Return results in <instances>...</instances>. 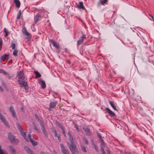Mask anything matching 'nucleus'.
I'll list each match as a JSON object with an SVG mask.
<instances>
[{
	"instance_id": "14",
	"label": "nucleus",
	"mask_w": 154,
	"mask_h": 154,
	"mask_svg": "<svg viewBox=\"0 0 154 154\" xmlns=\"http://www.w3.org/2000/svg\"><path fill=\"white\" fill-rule=\"evenodd\" d=\"M116 27L117 28L119 27L123 28V25L122 22L120 20L117 21L116 24Z\"/></svg>"
},
{
	"instance_id": "53",
	"label": "nucleus",
	"mask_w": 154,
	"mask_h": 154,
	"mask_svg": "<svg viewBox=\"0 0 154 154\" xmlns=\"http://www.w3.org/2000/svg\"><path fill=\"white\" fill-rule=\"evenodd\" d=\"M6 59H8L10 58L9 55H7L6 54Z\"/></svg>"
},
{
	"instance_id": "18",
	"label": "nucleus",
	"mask_w": 154,
	"mask_h": 154,
	"mask_svg": "<svg viewBox=\"0 0 154 154\" xmlns=\"http://www.w3.org/2000/svg\"><path fill=\"white\" fill-rule=\"evenodd\" d=\"M24 138L27 142L29 141H31L32 139L31 137V135H23Z\"/></svg>"
},
{
	"instance_id": "45",
	"label": "nucleus",
	"mask_w": 154,
	"mask_h": 154,
	"mask_svg": "<svg viewBox=\"0 0 154 154\" xmlns=\"http://www.w3.org/2000/svg\"><path fill=\"white\" fill-rule=\"evenodd\" d=\"M2 85L5 88H6V85L5 83L3 81H2Z\"/></svg>"
},
{
	"instance_id": "62",
	"label": "nucleus",
	"mask_w": 154,
	"mask_h": 154,
	"mask_svg": "<svg viewBox=\"0 0 154 154\" xmlns=\"http://www.w3.org/2000/svg\"><path fill=\"white\" fill-rule=\"evenodd\" d=\"M97 135H100V134L98 132L97 133Z\"/></svg>"
},
{
	"instance_id": "22",
	"label": "nucleus",
	"mask_w": 154,
	"mask_h": 154,
	"mask_svg": "<svg viewBox=\"0 0 154 154\" xmlns=\"http://www.w3.org/2000/svg\"><path fill=\"white\" fill-rule=\"evenodd\" d=\"M109 103L112 107L115 110L118 111V110L116 109V106L114 104V102L113 101H109Z\"/></svg>"
},
{
	"instance_id": "31",
	"label": "nucleus",
	"mask_w": 154,
	"mask_h": 154,
	"mask_svg": "<svg viewBox=\"0 0 154 154\" xmlns=\"http://www.w3.org/2000/svg\"><path fill=\"white\" fill-rule=\"evenodd\" d=\"M81 147L82 150L83 151L85 152H87V150L86 149V148L85 146H84L83 145H82L81 146Z\"/></svg>"
},
{
	"instance_id": "3",
	"label": "nucleus",
	"mask_w": 154,
	"mask_h": 154,
	"mask_svg": "<svg viewBox=\"0 0 154 154\" xmlns=\"http://www.w3.org/2000/svg\"><path fill=\"white\" fill-rule=\"evenodd\" d=\"M17 77H18V80H24L25 77L24 76V74L22 71H20L19 72H17Z\"/></svg>"
},
{
	"instance_id": "57",
	"label": "nucleus",
	"mask_w": 154,
	"mask_h": 154,
	"mask_svg": "<svg viewBox=\"0 0 154 154\" xmlns=\"http://www.w3.org/2000/svg\"><path fill=\"white\" fill-rule=\"evenodd\" d=\"M67 62H68V63L69 64H70L71 63V62H70V60H67Z\"/></svg>"
},
{
	"instance_id": "63",
	"label": "nucleus",
	"mask_w": 154,
	"mask_h": 154,
	"mask_svg": "<svg viewBox=\"0 0 154 154\" xmlns=\"http://www.w3.org/2000/svg\"><path fill=\"white\" fill-rule=\"evenodd\" d=\"M68 135H71L69 132L68 133Z\"/></svg>"
},
{
	"instance_id": "42",
	"label": "nucleus",
	"mask_w": 154,
	"mask_h": 154,
	"mask_svg": "<svg viewBox=\"0 0 154 154\" xmlns=\"http://www.w3.org/2000/svg\"><path fill=\"white\" fill-rule=\"evenodd\" d=\"M9 109L11 112L15 111L14 108V107L12 106H11V107Z\"/></svg>"
},
{
	"instance_id": "38",
	"label": "nucleus",
	"mask_w": 154,
	"mask_h": 154,
	"mask_svg": "<svg viewBox=\"0 0 154 154\" xmlns=\"http://www.w3.org/2000/svg\"><path fill=\"white\" fill-rule=\"evenodd\" d=\"M51 131L54 133V135H58L57 133V132L56 129L54 128H52Z\"/></svg>"
},
{
	"instance_id": "43",
	"label": "nucleus",
	"mask_w": 154,
	"mask_h": 154,
	"mask_svg": "<svg viewBox=\"0 0 154 154\" xmlns=\"http://www.w3.org/2000/svg\"><path fill=\"white\" fill-rule=\"evenodd\" d=\"M98 137L99 138V140L100 142L103 141L101 135H98Z\"/></svg>"
},
{
	"instance_id": "7",
	"label": "nucleus",
	"mask_w": 154,
	"mask_h": 154,
	"mask_svg": "<svg viewBox=\"0 0 154 154\" xmlns=\"http://www.w3.org/2000/svg\"><path fill=\"white\" fill-rule=\"evenodd\" d=\"M75 7L78 8L79 9H82L83 10H86L85 8L83 5V2H80L79 3V4H77L75 3Z\"/></svg>"
},
{
	"instance_id": "29",
	"label": "nucleus",
	"mask_w": 154,
	"mask_h": 154,
	"mask_svg": "<svg viewBox=\"0 0 154 154\" xmlns=\"http://www.w3.org/2000/svg\"><path fill=\"white\" fill-rule=\"evenodd\" d=\"M4 32L5 33V37L8 36V34L10 33V32H8L7 29L5 28H4Z\"/></svg>"
},
{
	"instance_id": "13",
	"label": "nucleus",
	"mask_w": 154,
	"mask_h": 154,
	"mask_svg": "<svg viewBox=\"0 0 154 154\" xmlns=\"http://www.w3.org/2000/svg\"><path fill=\"white\" fill-rule=\"evenodd\" d=\"M39 81L38 83L41 85L42 88L43 89L45 88L46 87V85L45 81L41 79Z\"/></svg>"
},
{
	"instance_id": "37",
	"label": "nucleus",
	"mask_w": 154,
	"mask_h": 154,
	"mask_svg": "<svg viewBox=\"0 0 154 154\" xmlns=\"http://www.w3.org/2000/svg\"><path fill=\"white\" fill-rule=\"evenodd\" d=\"M55 123L56 125L59 127H60L62 125H61V124L58 122L57 120H56L55 121Z\"/></svg>"
},
{
	"instance_id": "8",
	"label": "nucleus",
	"mask_w": 154,
	"mask_h": 154,
	"mask_svg": "<svg viewBox=\"0 0 154 154\" xmlns=\"http://www.w3.org/2000/svg\"><path fill=\"white\" fill-rule=\"evenodd\" d=\"M17 127L21 135H26V132L23 131V129L20 124L18 123L17 125Z\"/></svg>"
},
{
	"instance_id": "41",
	"label": "nucleus",
	"mask_w": 154,
	"mask_h": 154,
	"mask_svg": "<svg viewBox=\"0 0 154 154\" xmlns=\"http://www.w3.org/2000/svg\"><path fill=\"white\" fill-rule=\"evenodd\" d=\"M11 46L12 49H14L15 48V44L14 43H11Z\"/></svg>"
},
{
	"instance_id": "60",
	"label": "nucleus",
	"mask_w": 154,
	"mask_h": 154,
	"mask_svg": "<svg viewBox=\"0 0 154 154\" xmlns=\"http://www.w3.org/2000/svg\"><path fill=\"white\" fill-rule=\"evenodd\" d=\"M2 46H0V51H1V50L2 49Z\"/></svg>"
},
{
	"instance_id": "23",
	"label": "nucleus",
	"mask_w": 154,
	"mask_h": 154,
	"mask_svg": "<svg viewBox=\"0 0 154 154\" xmlns=\"http://www.w3.org/2000/svg\"><path fill=\"white\" fill-rule=\"evenodd\" d=\"M34 72L35 75V79L39 78L41 76V75L38 71H35Z\"/></svg>"
},
{
	"instance_id": "30",
	"label": "nucleus",
	"mask_w": 154,
	"mask_h": 154,
	"mask_svg": "<svg viewBox=\"0 0 154 154\" xmlns=\"http://www.w3.org/2000/svg\"><path fill=\"white\" fill-rule=\"evenodd\" d=\"M0 73H3L5 76L6 75H8V73L6 72L5 71L2 69H0Z\"/></svg>"
},
{
	"instance_id": "48",
	"label": "nucleus",
	"mask_w": 154,
	"mask_h": 154,
	"mask_svg": "<svg viewBox=\"0 0 154 154\" xmlns=\"http://www.w3.org/2000/svg\"><path fill=\"white\" fill-rule=\"evenodd\" d=\"M0 46H2V40L1 38L0 37Z\"/></svg>"
},
{
	"instance_id": "47",
	"label": "nucleus",
	"mask_w": 154,
	"mask_h": 154,
	"mask_svg": "<svg viewBox=\"0 0 154 154\" xmlns=\"http://www.w3.org/2000/svg\"><path fill=\"white\" fill-rule=\"evenodd\" d=\"M34 129L36 131L38 132V128H37V127L35 125H34Z\"/></svg>"
},
{
	"instance_id": "56",
	"label": "nucleus",
	"mask_w": 154,
	"mask_h": 154,
	"mask_svg": "<svg viewBox=\"0 0 154 154\" xmlns=\"http://www.w3.org/2000/svg\"><path fill=\"white\" fill-rule=\"evenodd\" d=\"M21 110H22V111L23 112H24V109L23 108V107H22L21 109Z\"/></svg>"
},
{
	"instance_id": "2",
	"label": "nucleus",
	"mask_w": 154,
	"mask_h": 154,
	"mask_svg": "<svg viewBox=\"0 0 154 154\" xmlns=\"http://www.w3.org/2000/svg\"><path fill=\"white\" fill-rule=\"evenodd\" d=\"M18 82L19 84L21 85V87H23L25 89L26 91L27 92L29 91V86L27 84V82L25 81V80H18Z\"/></svg>"
},
{
	"instance_id": "59",
	"label": "nucleus",
	"mask_w": 154,
	"mask_h": 154,
	"mask_svg": "<svg viewBox=\"0 0 154 154\" xmlns=\"http://www.w3.org/2000/svg\"><path fill=\"white\" fill-rule=\"evenodd\" d=\"M41 154H46L43 152H41Z\"/></svg>"
},
{
	"instance_id": "16",
	"label": "nucleus",
	"mask_w": 154,
	"mask_h": 154,
	"mask_svg": "<svg viewBox=\"0 0 154 154\" xmlns=\"http://www.w3.org/2000/svg\"><path fill=\"white\" fill-rule=\"evenodd\" d=\"M40 17V15L39 13H38L36 15L35 17V20L34 22V24H36L37 22L40 20L41 19H39V18Z\"/></svg>"
},
{
	"instance_id": "21",
	"label": "nucleus",
	"mask_w": 154,
	"mask_h": 154,
	"mask_svg": "<svg viewBox=\"0 0 154 154\" xmlns=\"http://www.w3.org/2000/svg\"><path fill=\"white\" fill-rule=\"evenodd\" d=\"M108 0H100V2L98 3V5L99 6L101 4L104 5L105 4H107Z\"/></svg>"
},
{
	"instance_id": "25",
	"label": "nucleus",
	"mask_w": 154,
	"mask_h": 154,
	"mask_svg": "<svg viewBox=\"0 0 154 154\" xmlns=\"http://www.w3.org/2000/svg\"><path fill=\"white\" fill-rule=\"evenodd\" d=\"M92 143L93 147L96 150V151L97 152H98L99 151H98V147L94 143L93 140H92Z\"/></svg>"
},
{
	"instance_id": "34",
	"label": "nucleus",
	"mask_w": 154,
	"mask_h": 154,
	"mask_svg": "<svg viewBox=\"0 0 154 154\" xmlns=\"http://www.w3.org/2000/svg\"><path fill=\"white\" fill-rule=\"evenodd\" d=\"M6 54H4L1 57V59L2 61H5L6 60Z\"/></svg>"
},
{
	"instance_id": "19",
	"label": "nucleus",
	"mask_w": 154,
	"mask_h": 154,
	"mask_svg": "<svg viewBox=\"0 0 154 154\" xmlns=\"http://www.w3.org/2000/svg\"><path fill=\"white\" fill-rule=\"evenodd\" d=\"M57 103V101H55L53 102H51L50 103V108H54L56 105Z\"/></svg>"
},
{
	"instance_id": "40",
	"label": "nucleus",
	"mask_w": 154,
	"mask_h": 154,
	"mask_svg": "<svg viewBox=\"0 0 154 154\" xmlns=\"http://www.w3.org/2000/svg\"><path fill=\"white\" fill-rule=\"evenodd\" d=\"M21 14V11L20 10L19 13H18L17 17V19H19L20 18V16Z\"/></svg>"
},
{
	"instance_id": "50",
	"label": "nucleus",
	"mask_w": 154,
	"mask_h": 154,
	"mask_svg": "<svg viewBox=\"0 0 154 154\" xmlns=\"http://www.w3.org/2000/svg\"><path fill=\"white\" fill-rule=\"evenodd\" d=\"M101 151L102 154H106L104 149H101Z\"/></svg>"
},
{
	"instance_id": "11",
	"label": "nucleus",
	"mask_w": 154,
	"mask_h": 154,
	"mask_svg": "<svg viewBox=\"0 0 154 154\" xmlns=\"http://www.w3.org/2000/svg\"><path fill=\"white\" fill-rule=\"evenodd\" d=\"M86 38L85 35H82L80 39L77 41V45L78 46L82 43L84 40Z\"/></svg>"
},
{
	"instance_id": "52",
	"label": "nucleus",
	"mask_w": 154,
	"mask_h": 154,
	"mask_svg": "<svg viewBox=\"0 0 154 154\" xmlns=\"http://www.w3.org/2000/svg\"><path fill=\"white\" fill-rule=\"evenodd\" d=\"M149 15L150 17H152V20H153L154 21V19H153V16H152V15H151V14H149Z\"/></svg>"
},
{
	"instance_id": "58",
	"label": "nucleus",
	"mask_w": 154,
	"mask_h": 154,
	"mask_svg": "<svg viewBox=\"0 0 154 154\" xmlns=\"http://www.w3.org/2000/svg\"><path fill=\"white\" fill-rule=\"evenodd\" d=\"M54 154H58L55 151H54Z\"/></svg>"
},
{
	"instance_id": "17",
	"label": "nucleus",
	"mask_w": 154,
	"mask_h": 154,
	"mask_svg": "<svg viewBox=\"0 0 154 154\" xmlns=\"http://www.w3.org/2000/svg\"><path fill=\"white\" fill-rule=\"evenodd\" d=\"M8 147L11 151L12 154H16L17 153L16 151L13 146H9Z\"/></svg>"
},
{
	"instance_id": "36",
	"label": "nucleus",
	"mask_w": 154,
	"mask_h": 154,
	"mask_svg": "<svg viewBox=\"0 0 154 154\" xmlns=\"http://www.w3.org/2000/svg\"><path fill=\"white\" fill-rule=\"evenodd\" d=\"M18 52V50H15L14 51L13 54V55L15 56H17L18 55H17Z\"/></svg>"
},
{
	"instance_id": "44",
	"label": "nucleus",
	"mask_w": 154,
	"mask_h": 154,
	"mask_svg": "<svg viewBox=\"0 0 154 154\" xmlns=\"http://www.w3.org/2000/svg\"><path fill=\"white\" fill-rule=\"evenodd\" d=\"M55 137H57L58 140L60 142H61V139L59 135H55Z\"/></svg>"
},
{
	"instance_id": "12",
	"label": "nucleus",
	"mask_w": 154,
	"mask_h": 154,
	"mask_svg": "<svg viewBox=\"0 0 154 154\" xmlns=\"http://www.w3.org/2000/svg\"><path fill=\"white\" fill-rule=\"evenodd\" d=\"M24 148L27 153H28L29 154H33L32 151L31 150L28 146H25L24 147Z\"/></svg>"
},
{
	"instance_id": "28",
	"label": "nucleus",
	"mask_w": 154,
	"mask_h": 154,
	"mask_svg": "<svg viewBox=\"0 0 154 154\" xmlns=\"http://www.w3.org/2000/svg\"><path fill=\"white\" fill-rule=\"evenodd\" d=\"M25 35H26V38L27 39H30L32 37V35L28 32H26Z\"/></svg>"
},
{
	"instance_id": "20",
	"label": "nucleus",
	"mask_w": 154,
	"mask_h": 154,
	"mask_svg": "<svg viewBox=\"0 0 154 154\" xmlns=\"http://www.w3.org/2000/svg\"><path fill=\"white\" fill-rule=\"evenodd\" d=\"M14 2L16 7L17 8H19L20 7V2L19 0H14Z\"/></svg>"
},
{
	"instance_id": "39",
	"label": "nucleus",
	"mask_w": 154,
	"mask_h": 154,
	"mask_svg": "<svg viewBox=\"0 0 154 154\" xmlns=\"http://www.w3.org/2000/svg\"><path fill=\"white\" fill-rule=\"evenodd\" d=\"M22 32L23 34H25L26 33V32H28L27 31L26 29V28L24 27V28H23L22 29Z\"/></svg>"
},
{
	"instance_id": "32",
	"label": "nucleus",
	"mask_w": 154,
	"mask_h": 154,
	"mask_svg": "<svg viewBox=\"0 0 154 154\" xmlns=\"http://www.w3.org/2000/svg\"><path fill=\"white\" fill-rule=\"evenodd\" d=\"M60 129H61V131L62 132V134L63 135H66V134H65V132L64 128H63V127L62 126V125L60 127Z\"/></svg>"
},
{
	"instance_id": "61",
	"label": "nucleus",
	"mask_w": 154,
	"mask_h": 154,
	"mask_svg": "<svg viewBox=\"0 0 154 154\" xmlns=\"http://www.w3.org/2000/svg\"><path fill=\"white\" fill-rule=\"evenodd\" d=\"M115 19H114V21H113V24H115Z\"/></svg>"
},
{
	"instance_id": "10",
	"label": "nucleus",
	"mask_w": 154,
	"mask_h": 154,
	"mask_svg": "<svg viewBox=\"0 0 154 154\" xmlns=\"http://www.w3.org/2000/svg\"><path fill=\"white\" fill-rule=\"evenodd\" d=\"M69 141L71 143V144L69 143V142H67V144L68 146H69V145H72L74 144H75V143L74 142L73 137L72 136V135H69Z\"/></svg>"
},
{
	"instance_id": "46",
	"label": "nucleus",
	"mask_w": 154,
	"mask_h": 154,
	"mask_svg": "<svg viewBox=\"0 0 154 154\" xmlns=\"http://www.w3.org/2000/svg\"><path fill=\"white\" fill-rule=\"evenodd\" d=\"M74 126H75V128L76 129L77 131H79V128H78V126L76 124H75Z\"/></svg>"
},
{
	"instance_id": "4",
	"label": "nucleus",
	"mask_w": 154,
	"mask_h": 154,
	"mask_svg": "<svg viewBox=\"0 0 154 154\" xmlns=\"http://www.w3.org/2000/svg\"><path fill=\"white\" fill-rule=\"evenodd\" d=\"M8 138L11 143H17L19 142L18 140L15 139L14 135H8Z\"/></svg>"
},
{
	"instance_id": "24",
	"label": "nucleus",
	"mask_w": 154,
	"mask_h": 154,
	"mask_svg": "<svg viewBox=\"0 0 154 154\" xmlns=\"http://www.w3.org/2000/svg\"><path fill=\"white\" fill-rule=\"evenodd\" d=\"M35 116L36 119L39 122V124H42V123L43 122L42 120H40L39 117L38 116V115L36 113H35Z\"/></svg>"
},
{
	"instance_id": "15",
	"label": "nucleus",
	"mask_w": 154,
	"mask_h": 154,
	"mask_svg": "<svg viewBox=\"0 0 154 154\" xmlns=\"http://www.w3.org/2000/svg\"><path fill=\"white\" fill-rule=\"evenodd\" d=\"M83 129L86 134L91 135L90 129L88 127H83Z\"/></svg>"
},
{
	"instance_id": "64",
	"label": "nucleus",
	"mask_w": 154,
	"mask_h": 154,
	"mask_svg": "<svg viewBox=\"0 0 154 154\" xmlns=\"http://www.w3.org/2000/svg\"><path fill=\"white\" fill-rule=\"evenodd\" d=\"M8 135H11V133H9L8 134Z\"/></svg>"
},
{
	"instance_id": "33",
	"label": "nucleus",
	"mask_w": 154,
	"mask_h": 154,
	"mask_svg": "<svg viewBox=\"0 0 154 154\" xmlns=\"http://www.w3.org/2000/svg\"><path fill=\"white\" fill-rule=\"evenodd\" d=\"M105 146V143H104V141L102 142H101V145H100V147H101V149H104L103 148Z\"/></svg>"
},
{
	"instance_id": "26",
	"label": "nucleus",
	"mask_w": 154,
	"mask_h": 154,
	"mask_svg": "<svg viewBox=\"0 0 154 154\" xmlns=\"http://www.w3.org/2000/svg\"><path fill=\"white\" fill-rule=\"evenodd\" d=\"M40 125H41V129H42V131L43 132V133H44V134H45L46 133V130L45 128V126L44 125V123L43 122L42 123V124H40Z\"/></svg>"
},
{
	"instance_id": "27",
	"label": "nucleus",
	"mask_w": 154,
	"mask_h": 154,
	"mask_svg": "<svg viewBox=\"0 0 154 154\" xmlns=\"http://www.w3.org/2000/svg\"><path fill=\"white\" fill-rule=\"evenodd\" d=\"M30 142L32 143V145L34 146H36L38 144V143L36 141L33 140L32 139L31 140Z\"/></svg>"
},
{
	"instance_id": "55",
	"label": "nucleus",
	"mask_w": 154,
	"mask_h": 154,
	"mask_svg": "<svg viewBox=\"0 0 154 154\" xmlns=\"http://www.w3.org/2000/svg\"><path fill=\"white\" fill-rule=\"evenodd\" d=\"M6 76H8V79H10L12 77L9 75V74L8 73V75H6Z\"/></svg>"
},
{
	"instance_id": "1",
	"label": "nucleus",
	"mask_w": 154,
	"mask_h": 154,
	"mask_svg": "<svg viewBox=\"0 0 154 154\" xmlns=\"http://www.w3.org/2000/svg\"><path fill=\"white\" fill-rule=\"evenodd\" d=\"M72 154H79V151L75 144L69 145L68 146Z\"/></svg>"
},
{
	"instance_id": "6",
	"label": "nucleus",
	"mask_w": 154,
	"mask_h": 154,
	"mask_svg": "<svg viewBox=\"0 0 154 154\" xmlns=\"http://www.w3.org/2000/svg\"><path fill=\"white\" fill-rule=\"evenodd\" d=\"M60 146L62 153L63 154H69L68 151L66 149L63 144L61 143Z\"/></svg>"
},
{
	"instance_id": "9",
	"label": "nucleus",
	"mask_w": 154,
	"mask_h": 154,
	"mask_svg": "<svg viewBox=\"0 0 154 154\" xmlns=\"http://www.w3.org/2000/svg\"><path fill=\"white\" fill-rule=\"evenodd\" d=\"M49 41L51 42L53 46H54L56 49H58L60 48L59 44L56 42L52 39H49Z\"/></svg>"
},
{
	"instance_id": "54",
	"label": "nucleus",
	"mask_w": 154,
	"mask_h": 154,
	"mask_svg": "<svg viewBox=\"0 0 154 154\" xmlns=\"http://www.w3.org/2000/svg\"><path fill=\"white\" fill-rule=\"evenodd\" d=\"M3 91V89L0 86V91Z\"/></svg>"
},
{
	"instance_id": "49",
	"label": "nucleus",
	"mask_w": 154,
	"mask_h": 154,
	"mask_svg": "<svg viewBox=\"0 0 154 154\" xmlns=\"http://www.w3.org/2000/svg\"><path fill=\"white\" fill-rule=\"evenodd\" d=\"M84 141L85 142V143L87 145L88 144V142L87 140L86 139V138L85 137H84Z\"/></svg>"
},
{
	"instance_id": "35",
	"label": "nucleus",
	"mask_w": 154,
	"mask_h": 154,
	"mask_svg": "<svg viewBox=\"0 0 154 154\" xmlns=\"http://www.w3.org/2000/svg\"><path fill=\"white\" fill-rule=\"evenodd\" d=\"M12 114V116L14 118H16L17 117V116L16 115V113L15 111L11 112Z\"/></svg>"
},
{
	"instance_id": "51",
	"label": "nucleus",
	"mask_w": 154,
	"mask_h": 154,
	"mask_svg": "<svg viewBox=\"0 0 154 154\" xmlns=\"http://www.w3.org/2000/svg\"><path fill=\"white\" fill-rule=\"evenodd\" d=\"M107 154H111L109 149H108L107 150Z\"/></svg>"
},
{
	"instance_id": "5",
	"label": "nucleus",
	"mask_w": 154,
	"mask_h": 154,
	"mask_svg": "<svg viewBox=\"0 0 154 154\" xmlns=\"http://www.w3.org/2000/svg\"><path fill=\"white\" fill-rule=\"evenodd\" d=\"M105 109L106 112L110 117L115 118L116 116V114L109 108L106 107L105 108Z\"/></svg>"
}]
</instances>
